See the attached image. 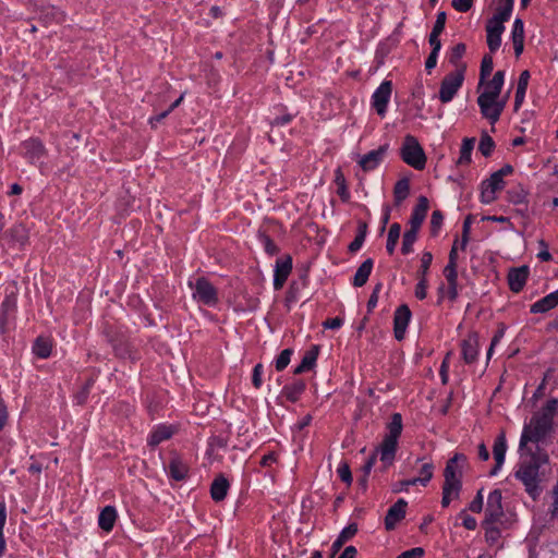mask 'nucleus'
<instances>
[{
    "label": "nucleus",
    "instance_id": "1",
    "mask_svg": "<svg viewBox=\"0 0 558 558\" xmlns=\"http://www.w3.org/2000/svg\"><path fill=\"white\" fill-rule=\"evenodd\" d=\"M388 433L383 439L380 446L376 449V451L368 458L366 463L363 466V477L361 478V485L366 487V480L369 475L373 466L376 463L377 458H379L383 463L381 471H385L390 465H392L396 457V451L398 447V438L402 432V416L400 413H395L391 416V421L388 424Z\"/></svg>",
    "mask_w": 558,
    "mask_h": 558
},
{
    "label": "nucleus",
    "instance_id": "2",
    "mask_svg": "<svg viewBox=\"0 0 558 558\" xmlns=\"http://www.w3.org/2000/svg\"><path fill=\"white\" fill-rule=\"evenodd\" d=\"M521 461L514 473L515 477L525 486L527 494L536 498L539 495V469L548 462V457L541 450L533 451L532 448L521 450Z\"/></svg>",
    "mask_w": 558,
    "mask_h": 558
},
{
    "label": "nucleus",
    "instance_id": "3",
    "mask_svg": "<svg viewBox=\"0 0 558 558\" xmlns=\"http://www.w3.org/2000/svg\"><path fill=\"white\" fill-rule=\"evenodd\" d=\"M553 421L547 418L546 415H534L529 424L523 428L519 449L524 450L529 442L536 444V450H539L538 445L545 440L551 429Z\"/></svg>",
    "mask_w": 558,
    "mask_h": 558
},
{
    "label": "nucleus",
    "instance_id": "4",
    "mask_svg": "<svg viewBox=\"0 0 558 558\" xmlns=\"http://www.w3.org/2000/svg\"><path fill=\"white\" fill-rule=\"evenodd\" d=\"M189 287L192 290L193 300L198 304L208 307H216L218 305V290L205 277H199L194 281H189Z\"/></svg>",
    "mask_w": 558,
    "mask_h": 558
},
{
    "label": "nucleus",
    "instance_id": "5",
    "mask_svg": "<svg viewBox=\"0 0 558 558\" xmlns=\"http://www.w3.org/2000/svg\"><path fill=\"white\" fill-rule=\"evenodd\" d=\"M400 154L402 160L414 169L422 170L425 168V153L414 136L407 135L404 137Z\"/></svg>",
    "mask_w": 558,
    "mask_h": 558
},
{
    "label": "nucleus",
    "instance_id": "6",
    "mask_svg": "<svg viewBox=\"0 0 558 558\" xmlns=\"http://www.w3.org/2000/svg\"><path fill=\"white\" fill-rule=\"evenodd\" d=\"M465 462L466 457L462 453H456L451 459L448 460L444 472V486H447L451 489H461V476Z\"/></svg>",
    "mask_w": 558,
    "mask_h": 558
},
{
    "label": "nucleus",
    "instance_id": "7",
    "mask_svg": "<svg viewBox=\"0 0 558 558\" xmlns=\"http://www.w3.org/2000/svg\"><path fill=\"white\" fill-rule=\"evenodd\" d=\"M464 81L463 69H458L448 73L441 81L439 89V100L442 104L450 102L458 90L461 88Z\"/></svg>",
    "mask_w": 558,
    "mask_h": 558
},
{
    "label": "nucleus",
    "instance_id": "8",
    "mask_svg": "<svg viewBox=\"0 0 558 558\" xmlns=\"http://www.w3.org/2000/svg\"><path fill=\"white\" fill-rule=\"evenodd\" d=\"M501 500L502 496L499 489H494L489 493L487 497L484 521L509 522V518L504 512Z\"/></svg>",
    "mask_w": 558,
    "mask_h": 558
},
{
    "label": "nucleus",
    "instance_id": "9",
    "mask_svg": "<svg viewBox=\"0 0 558 558\" xmlns=\"http://www.w3.org/2000/svg\"><path fill=\"white\" fill-rule=\"evenodd\" d=\"M392 94L391 81H383L372 95V106L377 114L384 117Z\"/></svg>",
    "mask_w": 558,
    "mask_h": 558
},
{
    "label": "nucleus",
    "instance_id": "10",
    "mask_svg": "<svg viewBox=\"0 0 558 558\" xmlns=\"http://www.w3.org/2000/svg\"><path fill=\"white\" fill-rule=\"evenodd\" d=\"M498 98H489L486 96L480 95L477 98V105L481 109V113L490 121V123H495L499 120L500 114L504 110L505 104L497 100Z\"/></svg>",
    "mask_w": 558,
    "mask_h": 558
},
{
    "label": "nucleus",
    "instance_id": "11",
    "mask_svg": "<svg viewBox=\"0 0 558 558\" xmlns=\"http://www.w3.org/2000/svg\"><path fill=\"white\" fill-rule=\"evenodd\" d=\"M22 155L33 165H41L46 155L43 143L37 138H29L21 145Z\"/></svg>",
    "mask_w": 558,
    "mask_h": 558
},
{
    "label": "nucleus",
    "instance_id": "12",
    "mask_svg": "<svg viewBox=\"0 0 558 558\" xmlns=\"http://www.w3.org/2000/svg\"><path fill=\"white\" fill-rule=\"evenodd\" d=\"M504 187L505 181L494 172L489 179L482 182L481 202L484 204L493 203L496 199L497 192Z\"/></svg>",
    "mask_w": 558,
    "mask_h": 558
},
{
    "label": "nucleus",
    "instance_id": "13",
    "mask_svg": "<svg viewBox=\"0 0 558 558\" xmlns=\"http://www.w3.org/2000/svg\"><path fill=\"white\" fill-rule=\"evenodd\" d=\"M411 311L408 305H400L396 312L393 317V330L395 337L397 340H402L405 335V330L411 320Z\"/></svg>",
    "mask_w": 558,
    "mask_h": 558
},
{
    "label": "nucleus",
    "instance_id": "14",
    "mask_svg": "<svg viewBox=\"0 0 558 558\" xmlns=\"http://www.w3.org/2000/svg\"><path fill=\"white\" fill-rule=\"evenodd\" d=\"M387 149L388 145H383L377 149L368 151L360 158L359 165L364 171H372L376 169L384 160Z\"/></svg>",
    "mask_w": 558,
    "mask_h": 558
},
{
    "label": "nucleus",
    "instance_id": "15",
    "mask_svg": "<svg viewBox=\"0 0 558 558\" xmlns=\"http://www.w3.org/2000/svg\"><path fill=\"white\" fill-rule=\"evenodd\" d=\"M408 502L404 499H398L388 510L385 518V526L388 531L396 527L397 523L405 517Z\"/></svg>",
    "mask_w": 558,
    "mask_h": 558
},
{
    "label": "nucleus",
    "instance_id": "16",
    "mask_svg": "<svg viewBox=\"0 0 558 558\" xmlns=\"http://www.w3.org/2000/svg\"><path fill=\"white\" fill-rule=\"evenodd\" d=\"M292 270V259L287 256L284 259H277L274 274V288L280 290Z\"/></svg>",
    "mask_w": 558,
    "mask_h": 558
},
{
    "label": "nucleus",
    "instance_id": "17",
    "mask_svg": "<svg viewBox=\"0 0 558 558\" xmlns=\"http://www.w3.org/2000/svg\"><path fill=\"white\" fill-rule=\"evenodd\" d=\"M505 32V25L499 22L488 20L486 24L487 46L492 52L499 49L501 45V35Z\"/></svg>",
    "mask_w": 558,
    "mask_h": 558
},
{
    "label": "nucleus",
    "instance_id": "18",
    "mask_svg": "<svg viewBox=\"0 0 558 558\" xmlns=\"http://www.w3.org/2000/svg\"><path fill=\"white\" fill-rule=\"evenodd\" d=\"M482 526L485 530V539L489 545H495L502 536V531L509 527V522L483 521Z\"/></svg>",
    "mask_w": 558,
    "mask_h": 558
},
{
    "label": "nucleus",
    "instance_id": "19",
    "mask_svg": "<svg viewBox=\"0 0 558 558\" xmlns=\"http://www.w3.org/2000/svg\"><path fill=\"white\" fill-rule=\"evenodd\" d=\"M529 267L521 266L519 268H512L508 274V283L512 292H520L526 283L529 278Z\"/></svg>",
    "mask_w": 558,
    "mask_h": 558
},
{
    "label": "nucleus",
    "instance_id": "20",
    "mask_svg": "<svg viewBox=\"0 0 558 558\" xmlns=\"http://www.w3.org/2000/svg\"><path fill=\"white\" fill-rule=\"evenodd\" d=\"M429 204L428 199L425 196H420L417 199V204L414 207L411 219H410V229L420 230L422 223L424 222Z\"/></svg>",
    "mask_w": 558,
    "mask_h": 558
},
{
    "label": "nucleus",
    "instance_id": "21",
    "mask_svg": "<svg viewBox=\"0 0 558 558\" xmlns=\"http://www.w3.org/2000/svg\"><path fill=\"white\" fill-rule=\"evenodd\" d=\"M175 430L177 428L173 425H156L149 435L148 445L153 447L158 446L162 441L170 439L174 435Z\"/></svg>",
    "mask_w": 558,
    "mask_h": 558
},
{
    "label": "nucleus",
    "instance_id": "22",
    "mask_svg": "<svg viewBox=\"0 0 558 558\" xmlns=\"http://www.w3.org/2000/svg\"><path fill=\"white\" fill-rule=\"evenodd\" d=\"M118 519V511L113 506H106L98 515V526L106 533H110Z\"/></svg>",
    "mask_w": 558,
    "mask_h": 558
},
{
    "label": "nucleus",
    "instance_id": "23",
    "mask_svg": "<svg viewBox=\"0 0 558 558\" xmlns=\"http://www.w3.org/2000/svg\"><path fill=\"white\" fill-rule=\"evenodd\" d=\"M506 451H507V441H506L505 435L501 434L495 439V442H494L493 454H494L496 464L492 469L490 475H493V476L497 475L498 471L500 470V468L502 466V464L505 462Z\"/></svg>",
    "mask_w": 558,
    "mask_h": 558
},
{
    "label": "nucleus",
    "instance_id": "24",
    "mask_svg": "<svg viewBox=\"0 0 558 558\" xmlns=\"http://www.w3.org/2000/svg\"><path fill=\"white\" fill-rule=\"evenodd\" d=\"M558 305V290L545 295L531 305L530 312L533 314L546 313Z\"/></svg>",
    "mask_w": 558,
    "mask_h": 558
},
{
    "label": "nucleus",
    "instance_id": "25",
    "mask_svg": "<svg viewBox=\"0 0 558 558\" xmlns=\"http://www.w3.org/2000/svg\"><path fill=\"white\" fill-rule=\"evenodd\" d=\"M505 83V72L497 71L493 78L486 84L484 92L481 94L482 96H486L492 98H498L501 92V88Z\"/></svg>",
    "mask_w": 558,
    "mask_h": 558
},
{
    "label": "nucleus",
    "instance_id": "26",
    "mask_svg": "<svg viewBox=\"0 0 558 558\" xmlns=\"http://www.w3.org/2000/svg\"><path fill=\"white\" fill-rule=\"evenodd\" d=\"M167 472L172 480L180 482V481L185 480L187 472H189V468L182 461L181 458L173 457V458H171V460L167 466Z\"/></svg>",
    "mask_w": 558,
    "mask_h": 558
},
{
    "label": "nucleus",
    "instance_id": "27",
    "mask_svg": "<svg viewBox=\"0 0 558 558\" xmlns=\"http://www.w3.org/2000/svg\"><path fill=\"white\" fill-rule=\"evenodd\" d=\"M478 355V339L476 336H470L462 342V356L465 363H474Z\"/></svg>",
    "mask_w": 558,
    "mask_h": 558
},
{
    "label": "nucleus",
    "instance_id": "28",
    "mask_svg": "<svg viewBox=\"0 0 558 558\" xmlns=\"http://www.w3.org/2000/svg\"><path fill=\"white\" fill-rule=\"evenodd\" d=\"M514 0H499L496 8V12L489 20L504 24L505 22L510 20Z\"/></svg>",
    "mask_w": 558,
    "mask_h": 558
},
{
    "label": "nucleus",
    "instance_id": "29",
    "mask_svg": "<svg viewBox=\"0 0 558 558\" xmlns=\"http://www.w3.org/2000/svg\"><path fill=\"white\" fill-rule=\"evenodd\" d=\"M230 484L223 475L217 476L210 487V495L215 501H221L226 498Z\"/></svg>",
    "mask_w": 558,
    "mask_h": 558
},
{
    "label": "nucleus",
    "instance_id": "30",
    "mask_svg": "<svg viewBox=\"0 0 558 558\" xmlns=\"http://www.w3.org/2000/svg\"><path fill=\"white\" fill-rule=\"evenodd\" d=\"M373 265L374 263L372 258H367L361 264L352 280V284L354 287H363L367 282L368 277L372 274Z\"/></svg>",
    "mask_w": 558,
    "mask_h": 558
},
{
    "label": "nucleus",
    "instance_id": "31",
    "mask_svg": "<svg viewBox=\"0 0 558 558\" xmlns=\"http://www.w3.org/2000/svg\"><path fill=\"white\" fill-rule=\"evenodd\" d=\"M317 356L318 347L314 345L304 353L301 363L294 368V374H302L312 369L316 363Z\"/></svg>",
    "mask_w": 558,
    "mask_h": 558
},
{
    "label": "nucleus",
    "instance_id": "32",
    "mask_svg": "<svg viewBox=\"0 0 558 558\" xmlns=\"http://www.w3.org/2000/svg\"><path fill=\"white\" fill-rule=\"evenodd\" d=\"M305 390V383L303 380H295L291 384H288L282 389V395L289 400L290 402H296L301 395Z\"/></svg>",
    "mask_w": 558,
    "mask_h": 558
},
{
    "label": "nucleus",
    "instance_id": "33",
    "mask_svg": "<svg viewBox=\"0 0 558 558\" xmlns=\"http://www.w3.org/2000/svg\"><path fill=\"white\" fill-rule=\"evenodd\" d=\"M33 353L39 359H47L52 351V342L46 337H38L33 344Z\"/></svg>",
    "mask_w": 558,
    "mask_h": 558
},
{
    "label": "nucleus",
    "instance_id": "34",
    "mask_svg": "<svg viewBox=\"0 0 558 558\" xmlns=\"http://www.w3.org/2000/svg\"><path fill=\"white\" fill-rule=\"evenodd\" d=\"M357 532V525L355 523L349 524L345 526L337 537V539L332 543L333 551H338L344 543L350 541Z\"/></svg>",
    "mask_w": 558,
    "mask_h": 558
},
{
    "label": "nucleus",
    "instance_id": "35",
    "mask_svg": "<svg viewBox=\"0 0 558 558\" xmlns=\"http://www.w3.org/2000/svg\"><path fill=\"white\" fill-rule=\"evenodd\" d=\"M474 145H475V138H473V137H471V138L465 137L462 141V145L460 148V156L457 161L458 165L462 166V165H469L471 162V156H472V150L474 148Z\"/></svg>",
    "mask_w": 558,
    "mask_h": 558
},
{
    "label": "nucleus",
    "instance_id": "36",
    "mask_svg": "<svg viewBox=\"0 0 558 558\" xmlns=\"http://www.w3.org/2000/svg\"><path fill=\"white\" fill-rule=\"evenodd\" d=\"M401 233V226L399 223H392L388 231L386 250L391 255L395 252L397 243Z\"/></svg>",
    "mask_w": 558,
    "mask_h": 558
},
{
    "label": "nucleus",
    "instance_id": "37",
    "mask_svg": "<svg viewBox=\"0 0 558 558\" xmlns=\"http://www.w3.org/2000/svg\"><path fill=\"white\" fill-rule=\"evenodd\" d=\"M410 192V184L407 179L399 180L393 189V196L395 202L397 205H399L401 202H403Z\"/></svg>",
    "mask_w": 558,
    "mask_h": 558
},
{
    "label": "nucleus",
    "instance_id": "38",
    "mask_svg": "<svg viewBox=\"0 0 558 558\" xmlns=\"http://www.w3.org/2000/svg\"><path fill=\"white\" fill-rule=\"evenodd\" d=\"M417 230L409 229L404 232L402 239L401 252L404 255L410 254L413 251V244L417 239Z\"/></svg>",
    "mask_w": 558,
    "mask_h": 558
},
{
    "label": "nucleus",
    "instance_id": "39",
    "mask_svg": "<svg viewBox=\"0 0 558 558\" xmlns=\"http://www.w3.org/2000/svg\"><path fill=\"white\" fill-rule=\"evenodd\" d=\"M434 473V464L433 463H424L420 470V476L412 478L411 483H420L423 486H426L427 483L432 480Z\"/></svg>",
    "mask_w": 558,
    "mask_h": 558
},
{
    "label": "nucleus",
    "instance_id": "40",
    "mask_svg": "<svg viewBox=\"0 0 558 558\" xmlns=\"http://www.w3.org/2000/svg\"><path fill=\"white\" fill-rule=\"evenodd\" d=\"M494 147L495 143L493 138L487 134L482 135L478 145V150L481 151V154L485 157H488L493 153Z\"/></svg>",
    "mask_w": 558,
    "mask_h": 558
},
{
    "label": "nucleus",
    "instance_id": "41",
    "mask_svg": "<svg viewBox=\"0 0 558 558\" xmlns=\"http://www.w3.org/2000/svg\"><path fill=\"white\" fill-rule=\"evenodd\" d=\"M293 351L291 349H284L281 351L279 356L276 359V369L281 372L283 371L290 363L291 355Z\"/></svg>",
    "mask_w": 558,
    "mask_h": 558
},
{
    "label": "nucleus",
    "instance_id": "42",
    "mask_svg": "<svg viewBox=\"0 0 558 558\" xmlns=\"http://www.w3.org/2000/svg\"><path fill=\"white\" fill-rule=\"evenodd\" d=\"M465 45L464 44H457L453 46L449 53V62L453 65H458L460 59L465 53Z\"/></svg>",
    "mask_w": 558,
    "mask_h": 558
},
{
    "label": "nucleus",
    "instance_id": "43",
    "mask_svg": "<svg viewBox=\"0 0 558 558\" xmlns=\"http://www.w3.org/2000/svg\"><path fill=\"white\" fill-rule=\"evenodd\" d=\"M258 240L268 255L277 254L278 247L267 234L260 233Z\"/></svg>",
    "mask_w": 558,
    "mask_h": 558
},
{
    "label": "nucleus",
    "instance_id": "44",
    "mask_svg": "<svg viewBox=\"0 0 558 558\" xmlns=\"http://www.w3.org/2000/svg\"><path fill=\"white\" fill-rule=\"evenodd\" d=\"M511 39L515 40H524V23L521 19H515L511 29Z\"/></svg>",
    "mask_w": 558,
    "mask_h": 558
},
{
    "label": "nucleus",
    "instance_id": "45",
    "mask_svg": "<svg viewBox=\"0 0 558 558\" xmlns=\"http://www.w3.org/2000/svg\"><path fill=\"white\" fill-rule=\"evenodd\" d=\"M442 221H444V216L441 214V211L439 210H435L433 211L432 214V218H430V232H432V235H437L441 226H442Z\"/></svg>",
    "mask_w": 558,
    "mask_h": 558
},
{
    "label": "nucleus",
    "instance_id": "46",
    "mask_svg": "<svg viewBox=\"0 0 558 558\" xmlns=\"http://www.w3.org/2000/svg\"><path fill=\"white\" fill-rule=\"evenodd\" d=\"M432 262H433L432 253H429V252L423 253L422 258H421V267H420V271H418L421 278H426V275L428 272Z\"/></svg>",
    "mask_w": 558,
    "mask_h": 558
},
{
    "label": "nucleus",
    "instance_id": "47",
    "mask_svg": "<svg viewBox=\"0 0 558 558\" xmlns=\"http://www.w3.org/2000/svg\"><path fill=\"white\" fill-rule=\"evenodd\" d=\"M558 410V400L557 399H550L547 401L546 405L543 408L542 412L538 413V415H546L547 418L553 421L554 414Z\"/></svg>",
    "mask_w": 558,
    "mask_h": 558
},
{
    "label": "nucleus",
    "instance_id": "48",
    "mask_svg": "<svg viewBox=\"0 0 558 558\" xmlns=\"http://www.w3.org/2000/svg\"><path fill=\"white\" fill-rule=\"evenodd\" d=\"M460 489H451L447 486H442V499L441 505L442 507H448L453 498H457L459 496Z\"/></svg>",
    "mask_w": 558,
    "mask_h": 558
},
{
    "label": "nucleus",
    "instance_id": "49",
    "mask_svg": "<svg viewBox=\"0 0 558 558\" xmlns=\"http://www.w3.org/2000/svg\"><path fill=\"white\" fill-rule=\"evenodd\" d=\"M338 476L342 482L350 485L352 482V474L347 463H340L337 469Z\"/></svg>",
    "mask_w": 558,
    "mask_h": 558
},
{
    "label": "nucleus",
    "instance_id": "50",
    "mask_svg": "<svg viewBox=\"0 0 558 558\" xmlns=\"http://www.w3.org/2000/svg\"><path fill=\"white\" fill-rule=\"evenodd\" d=\"M493 68V58L489 56H485L481 64V78L484 80L485 77H487L492 73Z\"/></svg>",
    "mask_w": 558,
    "mask_h": 558
},
{
    "label": "nucleus",
    "instance_id": "51",
    "mask_svg": "<svg viewBox=\"0 0 558 558\" xmlns=\"http://www.w3.org/2000/svg\"><path fill=\"white\" fill-rule=\"evenodd\" d=\"M483 504H484V497H483V490L481 489L477 492L474 499L470 502L469 509L472 512L478 513L483 509Z\"/></svg>",
    "mask_w": 558,
    "mask_h": 558
},
{
    "label": "nucleus",
    "instance_id": "52",
    "mask_svg": "<svg viewBox=\"0 0 558 558\" xmlns=\"http://www.w3.org/2000/svg\"><path fill=\"white\" fill-rule=\"evenodd\" d=\"M446 19H447L446 12H444V11L438 12L437 16H436L435 24L432 29V33L441 34L445 29Z\"/></svg>",
    "mask_w": 558,
    "mask_h": 558
},
{
    "label": "nucleus",
    "instance_id": "53",
    "mask_svg": "<svg viewBox=\"0 0 558 558\" xmlns=\"http://www.w3.org/2000/svg\"><path fill=\"white\" fill-rule=\"evenodd\" d=\"M444 276L448 283H458L457 265H446Z\"/></svg>",
    "mask_w": 558,
    "mask_h": 558
},
{
    "label": "nucleus",
    "instance_id": "54",
    "mask_svg": "<svg viewBox=\"0 0 558 558\" xmlns=\"http://www.w3.org/2000/svg\"><path fill=\"white\" fill-rule=\"evenodd\" d=\"M526 89H527V87L522 86V84L517 85L515 97H514V110L515 111H518L520 109V107L522 106L524 98H525Z\"/></svg>",
    "mask_w": 558,
    "mask_h": 558
},
{
    "label": "nucleus",
    "instance_id": "55",
    "mask_svg": "<svg viewBox=\"0 0 558 558\" xmlns=\"http://www.w3.org/2000/svg\"><path fill=\"white\" fill-rule=\"evenodd\" d=\"M427 280L426 278H420V281L417 282L415 287V296L418 300H424L427 295Z\"/></svg>",
    "mask_w": 558,
    "mask_h": 558
},
{
    "label": "nucleus",
    "instance_id": "56",
    "mask_svg": "<svg viewBox=\"0 0 558 558\" xmlns=\"http://www.w3.org/2000/svg\"><path fill=\"white\" fill-rule=\"evenodd\" d=\"M263 365L256 364L253 368V376H252V383L255 388H259L263 384Z\"/></svg>",
    "mask_w": 558,
    "mask_h": 558
},
{
    "label": "nucleus",
    "instance_id": "57",
    "mask_svg": "<svg viewBox=\"0 0 558 558\" xmlns=\"http://www.w3.org/2000/svg\"><path fill=\"white\" fill-rule=\"evenodd\" d=\"M424 549L421 547H414L409 550L401 553L397 558H422Z\"/></svg>",
    "mask_w": 558,
    "mask_h": 558
},
{
    "label": "nucleus",
    "instance_id": "58",
    "mask_svg": "<svg viewBox=\"0 0 558 558\" xmlns=\"http://www.w3.org/2000/svg\"><path fill=\"white\" fill-rule=\"evenodd\" d=\"M473 5V0H452V7L459 12H466Z\"/></svg>",
    "mask_w": 558,
    "mask_h": 558
},
{
    "label": "nucleus",
    "instance_id": "59",
    "mask_svg": "<svg viewBox=\"0 0 558 558\" xmlns=\"http://www.w3.org/2000/svg\"><path fill=\"white\" fill-rule=\"evenodd\" d=\"M449 354H447V356L444 359L441 365H440V369H439V375H440V378H441V383L444 385H446L448 383V378H449Z\"/></svg>",
    "mask_w": 558,
    "mask_h": 558
},
{
    "label": "nucleus",
    "instance_id": "60",
    "mask_svg": "<svg viewBox=\"0 0 558 558\" xmlns=\"http://www.w3.org/2000/svg\"><path fill=\"white\" fill-rule=\"evenodd\" d=\"M460 515L462 517V524L466 530L473 531L476 529L477 522L475 518L465 514L464 511H462Z\"/></svg>",
    "mask_w": 558,
    "mask_h": 558
},
{
    "label": "nucleus",
    "instance_id": "61",
    "mask_svg": "<svg viewBox=\"0 0 558 558\" xmlns=\"http://www.w3.org/2000/svg\"><path fill=\"white\" fill-rule=\"evenodd\" d=\"M380 290H381V284L378 283L374 288V290H373V292H372V294H371V296L368 299V302H367L368 311H372L374 307H376L377 302H378V294H379Z\"/></svg>",
    "mask_w": 558,
    "mask_h": 558
},
{
    "label": "nucleus",
    "instance_id": "62",
    "mask_svg": "<svg viewBox=\"0 0 558 558\" xmlns=\"http://www.w3.org/2000/svg\"><path fill=\"white\" fill-rule=\"evenodd\" d=\"M439 36H440V34H435V33L430 32L429 37H428V43L432 46V51H436V52L440 51L441 43L439 40Z\"/></svg>",
    "mask_w": 558,
    "mask_h": 558
},
{
    "label": "nucleus",
    "instance_id": "63",
    "mask_svg": "<svg viewBox=\"0 0 558 558\" xmlns=\"http://www.w3.org/2000/svg\"><path fill=\"white\" fill-rule=\"evenodd\" d=\"M364 241L365 239L363 238L362 234H356L354 240L349 245V251L351 253L357 252L362 247Z\"/></svg>",
    "mask_w": 558,
    "mask_h": 558
},
{
    "label": "nucleus",
    "instance_id": "64",
    "mask_svg": "<svg viewBox=\"0 0 558 558\" xmlns=\"http://www.w3.org/2000/svg\"><path fill=\"white\" fill-rule=\"evenodd\" d=\"M438 53L436 51H432L428 58L425 61V69L430 72L437 64Z\"/></svg>",
    "mask_w": 558,
    "mask_h": 558
}]
</instances>
